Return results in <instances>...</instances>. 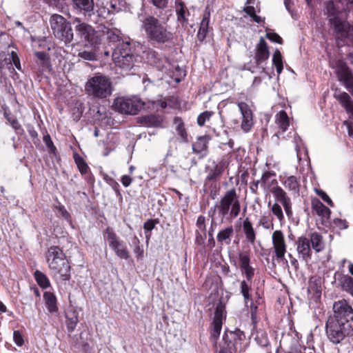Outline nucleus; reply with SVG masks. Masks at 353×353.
Wrapping results in <instances>:
<instances>
[{
	"label": "nucleus",
	"instance_id": "42",
	"mask_svg": "<svg viewBox=\"0 0 353 353\" xmlns=\"http://www.w3.org/2000/svg\"><path fill=\"white\" fill-rule=\"evenodd\" d=\"M225 318V306L223 304L219 303L217 305V306L216 307L213 321H216L217 320L219 321H221V323H223V321Z\"/></svg>",
	"mask_w": 353,
	"mask_h": 353
},
{
	"label": "nucleus",
	"instance_id": "38",
	"mask_svg": "<svg viewBox=\"0 0 353 353\" xmlns=\"http://www.w3.org/2000/svg\"><path fill=\"white\" fill-rule=\"evenodd\" d=\"M174 123L176 125V130L177 134L181 137L183 141H187L188 134L184 128L183 122L179 117H175L174 119Z\"/></svg>",
	"mask_w": 353,
	"mask_h": 353
},
{
	"label": "nucleus",
	"instance_id": "26",
	"mask_svg": "<svg viewBox=\"0 0 353 353\" xmlns=\"http://www.w3.org/2000/svg\"><path fill=\"white\" fill-rule=\"evenodd\" d=\"M275 123L283 132H285L290 125V119L284 110H281L275 116Z\"/></svg>",
	"mask_w": 353,
	"mask_h": 353
},
{
	"label": "nucleus",
	"instance_id": "36",
	"mask_svg": "<svg viewBox=\"0 0 353 353\" xmlns=\"http://www.w3.org/2000/svg\"><path fill=\"white\" fill-rule=\"evenodd\" d=\"M340 282L342 289L353 296V279L345 275L341 279Z\"/></svg>",
	"mask_w": 353,
	"mask_h": 353
},
{
	"label": "nucleus",
	"instance_id": "41",
	"mask_svg": "<svg viewBox=\"0 0 353 353\" xmlns=\"http://www.w3.org/2000/svg\"><path fill=\"white\" fill-rule=\"evenodd\" d=\"M74 159L80 172L81 174L87 173L88 170V166L84 159L77 153L74 154Z\"/></svg>",
	"mask_w": 353,
	"mask_h": 353
},
{
	"label": "nucleus",
	"instance_id": "46",
	"mask_svg": "<svg viewBox=\"0 0 353 353\" xmlns=\"http://www.w3.org/2000/svg\"><path fill=\"white\" fill-rule=\"evenodd\" d=\"M106 34L110 41L115 42L119 40L121 32L118 29H108Z\"/></svg>",
	"mask_w": 353,
	"mask_h": 353
},
{
	"label": "nucleus",
	"instance_id": "21",
	"mask_svg": "<svg viewBox=\"0 0 353 353\" xmlns=\"http://www.w3.org/2000/svg\"><path fill=\"white\" fill-rule=\"evenodd\" d=\"M74 8L84 15L90 16L94 10L93 0H72Z\"/></svg>",
	"mask_w": 353,
	"mask_h": 353
},
{
	"label": "nucleus",
	"instance_id": "52",
	"mask_svg": "<svg viewBox=\"0 0 353 353\" xmlns=\"http://www.w3.org/2000/svg\"><path fill=\"white\" fill-rule=\"evenodd\" d=\"M13 340L14 343L19 347H21L24 343L23 337L19 330L14 331Z\"/></svg>",
	"mask_w": 353,
	"mask_h": 353
},
{
	"label": "nucleus",
	"instance_id": "9",
	"mask_svg": "<svg viewBox=\"0 0 353 353\" xmlns=\"http://www.w3.org/2000/svg\"><path fill=\"white\" fill-rule=\"evenodd\" d=\"M104 237L118 257L125 260L129 259L130 254L125 244L119 239L112 229L108 228L105 231Z\"/></svg>",
	"mask_w": 353,
	"mask_h": 353
},
{
	"label": "nucleus",
	"instance_id": "8",
	"mask_svg": "<svg viewBox=\"0 0 353 353\" xmlns=\"http://www.w3.org/2000/svg\"><path fill=\"white\" fill-rule=\"evenodd\" d=\"M72 23L74 26V30L77 37H79L81 40L88 42L90 46L97 43L98 37L97 35V32L91 25L82 21L77 17L72 20Z\"/></svg>",
	"mask_w": 353,
	"mask_h": 353
},
{
	"label": "nucleus",
	"instance_id": "11",
	"mask_svg": "<svg viewBox=\"0 0 353 353\" xmlns=\"http://www.w3.org/2000/svg\"><path fill=\"white\" fill-rule=\"evenodd\" d=\"M332 67L336 70L339 80L343 82L348 91L352 92L353 90V74L347 64L342 60H337L332 63Z\"/></svg>",
	"mask_w": 353,
	"mask_h": 353
},
{
	"label": "nucleus",
	"instance_id": "25",
	"mask_svg": "<svg viewBox=\"0 0 353 353\" xmlns=\"http://www.w3.org/2000/svg\"><path fill=\"white\" fill-rule=\"evenodd\" d=\"M312 208L316 214L323 218L328 219L330 215V210L324 205L318 199L312 200Z\"/></svg>",
	"mask_w": 353,
	"mask_h": 353
},
{
	"label": "nucleus",
	"instance_id": "50",
	"mask_svg": "<svg viewBox=\"0 0 353 353\" xmlns=\"http://www.w3.org/2000/svg\"><path fill=\"white\" fill-rule=\"evenodd\" d=\"M107 10L109 14H114L119 12L121 9L116 1L114 2L111 1L110 3H107Z\"/></svg>",
	"mask_w": 353,
	"mask_h": 353
},
{
	"label": "nucleus",
	"instance_id": "63",
	"mask_svg": "<svg viewBox=\"0 0 353 353\" xmlns=\"http://www.w3.org/2000/svg\"><path fill=\"white\" fill-rule=\"evenodd\" d=\"M293 1L292 0H284V5L286 8V10L292 14V6H293Z\"/></svg>",
	"mask_w": 353,
	"mask_h": 353
},
{
	"label": "nucleus",
	"instance_id": "24",
	"mask_svg": "<svg viewBox=\"0 0 353 353\" xmlns=\"http://www.w3.org/2000/svg\"><path fill=\"white\" fill-rule=\"evenodd\" d=\"M78 57L85 61H93L97 60V50L94 45H85L84 48L78 51Z\"/></svg>",
	"mask_w": 353,
	"mask_h": 353
},
{
	"label": "nucleus",
	"instance_id": "20",
	"mask_svg": "<svg viewBox=\"0 0 353 353\" xmlns=\"http://www.w3.org/2000/svg\"><path fill=\"white\" fill-rule=\"evenodd\" d=\"M269 57V50L267 43L263 37H261L259 44L256 47L255 54V61L258 65L266 61Z\"/></svg>",
	"mask_w": 353,
	"mask_h": 353
},
{
	"label": "nucleus",
	"instance_id": "48",
	"mask_svg": "<svg viewBox=\"0 0 353 353\" xmlns=\"http://www.w3.org/2000/svg\"><path fill=\"white\" fill-rule=\"evenodd\" d=\"M79 322L78 316L73 314L71 317H67V328L69 332H72L74 330Z\"/></svg>",
	"mask_w": 353,
	"mask_h": 353
},
{
	"label": "nucleus",
	"instance_id": "58",
	"mask_svg": "<svg viewBox=\"0 0 353 353\" xmlns=\"http://www.w3.org/2000/svg\"><path fill=\"white\" fill-rule=\"evenodd\" d=\"M152 4L158 8H165L168 3V0H151Z\"/></svg>",
	"mask_w": 353,
	"mask_h": 353
},
{
	"label": "nucleus",
	"instance_id": "1",
	"mask_svg": "<svg viewBox=\"0 0 353 353\" xmlns=\"http://www.w3.org/2000/svg\"><path fill=\"white\" fill-rule=\"evenodd\" d=\"M332 311L327 320L325 332L329 340L338 344L353 335V309L345 300L341 299L334 303Z\"/></svg>",
	"mask_w": 353,
	"mask_h": 353
},
{
	"label": "nucleus",
	"instance_id": "53",
	"mask_svg": "<svg viewBox=\"0 0 353 353\" xmlns=\"http://www.w3.org/2000/svg\"><path fill=\"white\" fill-rule=\"evenodd\" d=\"M315 192L329 205H330L331 207L333 206V203H332L331 199L324 191H323L321 190H319V189H315Z\"/></svg>",
	"mask_w": 353,
	"mask_h": 353
},
{
	"label": "nucleus",
	"instance_id": "19",
	"mask_svg": "<svg viewBox=\"0 0 353 353\" xmlns=\"http://www.w3.org/2000/svg\"><path fill=\"white\" fill-rule=\"evenodd\" d=\"M145 59L150 64L155 65L159 70H163L167 63L165 58L161 57L157 52L152 50L146 52Z\"/></svg>",
	"mask_w": 353,
	"mask_h": 353
},
{
	"label": "nucleus",
	"instance_id": "15",
	"mask_svg": "<svg viewBox=\"0 0 353 353\" xmlns=\"http://www.w3.org/2000/svg\"><path fill=\"white\" fill-rule=\"evenodd\" d=\"M20 69L19 59L16 52L12 51L10 53H0V69L7 68L8 70H14L12 65Z\"/></svg>",
	"mask_w": 353,
	"mask_h": 353
},
{
	"label": "nucleus",
	"instance_id": "56",
	"mask_svg": "<svg viewBox=\"0 0 353 353\" xmlns=\"http://www.w3.org/2000/svg\"><path fill=\"white\" fill-rule=\"evenodd\" d=\"M196 226L199 230L205 233V217L203 216H199L196 221Z\"/></svg>",
	"mask_w": 353,
	"mask_h": 353
},
{
	"label": "nucleus",
	"instance_id": "39",
	"mask_svg": "<svg viewBox=\"0 0 353 353\" xmlns=\"http://www.w3.org/2000/svg\"><path fill=\"white\" fill-rule=\"evenodd\" d=\"M268 206L270 208L272 213L276 217V219L281 221L284 219L283 213L281 207L278 203L272 204L271 201H269Z\"/></svg>",
	"mask_w": 353,
	"mask_h": 353
},
{
	"label": "nucleus",
	"instance_id": "47",
	"mask_svg": "<svg viewBox=\"0 0 353 353\" xmlns=\"http://www.w3.org/2000/svg\"><path fill=\"white\" fill-rule=\"evenodd\" d=\"M222 325L223 323L221 321H219L217 320L216 321H213L211 336L214 339H216L219 336L222 328Z\"/></svg>",
	"mask_w": 353,
	"mask_h": 353
},
{
	"label": "nucleus",
	"instance_id": "7",
	"mask_svg": "<svg viewBox=\"0 0 353 353\" xmlns=\"http://www.w3.org/2000/svg\"><path fill=\"white\" fill-rule=\"evenodd\" d=\"M50 25L53 35L65 45L70 44L74 38L71 23L63 16L52 14L50 19Z\"/></svg>",
	"mask_w": 353,
	"mask_h": 353
},
{
	"label": "nucleus",
	"instance_id": "14",
	"mask_svg": "<svg viewBox=\"0 0 353 353\" xmlns=\"http://www.w3.org/2000/svg\"><path fill=\"white\" fill-rule=\"evenodd\" d=\"M272 192L276 200L283 206L287 216H291L292 215V203L286 192L279 186L274 188Z\"/></svg>",
	"mask_w": 353,
	"mask_h": 353
},
{
	"label": "nucleus",
	"instance_id": "54",
	"mask_svg": "<svg viewBox=\"0 0 353 353\" xmlns=\"http://www.w3.org/2000/svg\"><path fill=\"white\" fill-rule=\"evenodd\" d=\"M8 121L11 125V126L18 132V133H23V130L19 123V122L16 119H11L9 118Z\"/></svg>",
	"mask_w": 353,
	"mask_h": 353
},
{
	"label": "nucleus",
	"instance_id": "32",
	"mask_svg": "<svg viewBox=\"0 0 353 353\" xmlns=\"http://www.w3.org/2000/svg\"><path fill=\"white\" fill-rule=\"evenodd\" d=\"M43 299L50 312H56L58 310L57 305V298L55 295L50 292H46L43 294Z\"/></svg>",
	"mask_w": 353,
	"mask_h": 353
},
{
	"label": "nucleus",
	"instance_id": "28",
	"mask_svg": "<svg viewBox=\"0 0 353 353\" xmlns=\"http://www.w3.org/2000/svg\"><path fill=\"white\" fill-rule=\"evenodd\" d=\"M310 243L312 245V248L316 252H321L325 247V244L323 240L322 236L317 232H312L310 234Z\"/></svg>",
	"mask_w": 353,
	"mask_h": 353
},
{
	"label": "nucleus",
	"instance_id": "29",
	"mask_svg": "<svg viewBox=\"0 0 353 353\" xmlns=\"http://www.w3.org/2000/svg\"><path fill=\"white\" fill-rule=\"evenodd\" d=\"M243 229L247 241L254 245L256 240V233L251 222L248 219L243 221Z\"/></svg>",
	"mask_w": 353,
	"mask_h": 353
},
{
	"label": "nucleus",
	"instance_id": "33",
	"mask_svg": "<svg viewBox=\"0 0 353 353\" xmlns=\"http://www.w3.org/2000/svg\"><path fill=\"white\" fill-rule=\"evenodd\" d=\"M208 139L207 137H199L192 144L193 152L199 154L206 151L208 148Z\"/></svg>",
	"mask_w": 353,
	"mask_h": 353
},
{
	"label": "nucleus",
	"instance_id": "55",
	"mask_svg": "<svg viewBox=\"0 0 353 353\" xmlns=\"http://www.w3.org/2000/svg\"><path fill=\"white\" fill-rule=\"evenodd\" d=\"M266 37L273 42L278 43H282L281 37L275 32H268L266 33Z\"/></svg>",
	"mask_w": 353,
	"mask_h": 353
},
{
	"label": "nucleus",
	"instance_id": "31",
	"mask_svg": "<svg viewBox=\"0 0 353 353\" xmlns=\"http://www.w3.org/2000/svg\"><path fill=\"white\" fill-rule=\"evenodd\" d=\"M223 163H221L219 164H216L214 161H213L212 166L208 167V174L207 176V179L208 181H212L216 179L223 172Z\"/></svg>",
	"mask_w": 353,
	"mask_h": 353
},
{
	"label": "nucleus",
	"instance_id": "60",
	"mask_svg": "<svg viewBox=\"0 0 353 353\" xmlns=\"http://www.w3.org/2000/svg\"><path fill=\"white\" fill-rule=\"evenodd\" d=\"M243 11L250 17H252L255 14V9L252 6H245L243 8Z\"/></svg>",
	"mask_w": 353,
	"mask_h": 353
},
{
	"label": "nucleus",
	"instance_id": "12",
	"mask_svg": "<svg viewBox=\"0 0 353 353\" xmlns=\"http://www.w3.org/2000/svg\"><path fill=\"white\" fill-rule=\"evenodd\" d=\"M272 241L276 259H283L287 252L284 234L281 230H276L272 234Z\"/></svg>",
	"mask_w": 353,
	"mask_h": 353
},
{
	"label": "nucleus",
	"instance_id": "45",
	"mask_svg": "<svg viewBox=\"0 0 353 353\" xmlns=\"http://www.w3.org/2000/svg\"><path fill=\"white\" fill-rule=\"evenodd\" d=\"M259 345L266 347L268 345V339L265 332H258L255 338Z\"/></svg>",
	"mask_w": 353,
	"mask_h": 353
},
{
	"label": "nucleus",
	"instance_id": "30",
	"mask_svg": "<svg viewBox=\"0 0 353 353\" xmlns=\"http://www.w3.org/2000/svg\"><path fill=\"white\" fill-rule=\"evenodd\" d=\"M332 24L334 26V31L340 34L341 37H346L347 35L350 27L345 21L335 17L332 20Z\"/></svg>",
	"mask_w": 353,
	"mask_h": 353
},
{
	"label": "nucleus",
	"instance_id": "34",
	"mask_svg": "<svg viewBox=\"0 0 353 353\" xmlns=\"http://www.w3.org/2000/svg\"><path fill=\"white\" fill-rule=\"evenodd\" d=\"M294 143L295 145L297 158L299 160H301L303 157L307 156V148L305 147L301 139L299 136L294 137Z\"/></svg>",
	"mask_w": 353,
	"mask_h": 353
},
{
	"label": "nucleus",
	"instance_id": "3",
	"mask_svg": "<svg viewBox=\"0 0 353 353\" xmlns=\"http://www.w3.org/2000/svg\"><path fill=\"white\" fill-rule=\"evenodd\" d=\"M134 46L135 43L133 41H123L115 48L112 57L116 66L125 70L134 67L138 58Z\"/></svg>",
	"mask_w": 353,
	"mask_h": 353
},
{
	"label": "nucleus",
	"instance_id": "64",
	"mask_svg": "<svg viewBox=\"0 0 353 353\" xmlns=\"http://www.w3.org/2000/svg\"><path fill=\"white\" fill-rule=\"evenodd\" d=\"M344 125H345L347 126L349 136L351 137H353V127L347 121H344Z\"/></svg>",
	"mask_w": 353,
	"mask_h": 353
},
{
	"label": "nucleus",
	"instance_id": "35",
	"mask_svg": "<svg viewBox=\"0 0 353 353\" xmlns=\"http://www.w3.org/2000/svg\"><path fill=\"white\" fill-rule=\"evenodd\" d=\"M252 280H243L240 284L241 293L242 294L245 303L250 299V290H251Z\"/></svg>",
	"mask_w": 353,
	"mask_h": 353
},
{
	"label": "nucleus",
	"instance_id": "62",
	"mask_svg": "<svg viewBox=\"0 0 353 353\" xmlns=\"http://www.w3.org/2000/svg\"><path fill=\"white\" fill-rule=\"evenodd\" d=\"M132 181V178L128 175H123L121 178V183L125 187H128L131 184Z\"/></svg>",
	"mask_w": 353,
	"mask_h": 353
},
{
	"label": "nucleus",
	"instance_id": "27",
	"mask_svg": "<svg viewBox=\"0 0 353 353\" xmlns=\"http://www.w3.org/2000/svg\"><path fill=\"white\" fill-rule=\"evenodd\" d=\"M282 184L288 190L294 194L299 192V182L295 176H289L284 177L282 181Z\"/></svg>",
	"mask_w": 353,
	"mask_h": 353
},
{
	"label": "nucleus",
	"instance_id": "37",
	"mask_svg": "<svg viewBox=\"0 0 353 353\" xmlns=\"http://www.w3.org/2000/svg\"><path fill=\"white\" fill-rule=\"evenodd\" d=\"M272 63L276 68L278 74L279 75L283 70V65L282 56L279 50H276L273 54Z\"/></svg>",
	"mask_w": 353,
	"mask_h": 353
},
{
	"label": "nucleus",
	"instance_id": "4",
	"mask_svg": "<svg viewBox=\"0 0 353 353\" xmlns=\"http://www.w3.org/2000/svg\"><path fill=\"white\" fill-rule=\"evenodd\" d=\"M142 30L147 37L158 43H165L172 41V33L154 17H146L142 22Z\"/></svg>",
	"mask_w": 353,
	"mask_h": 353
},
{
	"label": "nucleus",
	"instance_id": "59",
	"mask_svg": "<svg viewBox=\"0 0 353 353\" xmlns=\"http://www.w3.org/2000/svg\"><path fill=\"white\" fill-rule=\"evenodd\" d=\"M259 223L265 229H269L270 228V225H273L272 223H271L267 217L263 216L259 221Z\"/></svg>",
	"mask_w": 353,
	"mask_h": 353
},
{
	"label": "nucleus",
	"instance_id": "5",
	"mask_svg": "<svg viewBox=\"0 0 353 353\" xmlns=\"http://www.w3.org/2000/svg\"><path fill=\"white\" fill-rule=\"evenodd\" d=\"M85 90L92 99H102L110 96L113 88L110 78L103 74H96L88 79Z\"/></svg>",
	"mask_w": 353,
	"mask_h": 353
},
{
	"label": "nucleus",
	"instance_id": "23",
	"mask_svg": "<svg viewBox=\"0 0 353 353\" xmlns=\"http://www.w3.org/2000/svg\"><path fill=\"white\" fill-rule=\"evenodd\" d=\"M234 228L232 225L221 230L216 236L218 243L221 245H230L234 235Z\"/></svg>",
	"mask_w": 353,
	"mask_h": 353
},
{
	"label": "nucleus",
	"instance_id": "49",
	"mask_svg": "<svg viewBox=\"0 0 353 353\" xmlns=\"http://www.w3.org/2000/svg\"><path fill=\"white\" fill-rule=\"evenodd\" d=\"M212 114V112L205 111L200 114L197 118V123L200 126L205 125L206 121H208Z\"/></svg>",
	"mask_w": 353,
	"mask_h": 353
},
{
	"label": "nucleus",
	"instance_id": "51",
	"mask_svg": "<svg viewBox=\"0 0 353 353\" xmlns=\"http://www.w3.org/2000/svg\"><path fill=\"white\" fill-rule=\"evenodd\" d=\"M179 8H176V14L178 17V21L182 22L185 21V6L183 3L180 2L179 3Z\"/></svg>",
	"mask_w": 353,
	"mask_h": 353
},
{
	"label": "nucleus",
	"instance_id": "22",
	"mask_svg": "<svg viewBox=\"0 0 353 353\" xmlns=\"http://www.w3.org/2000/svg\"><path fill=\"white\" fill-rule=\"evenodd\" d=\"M210 18V10L209 7H206L203 14V19L200 23V27L197 33L198 39L203 41L208 32Z\"/></svg>",
	"mask_w": 353,
	"mask_h": 353
},
{
	"label": "nucleus",
	"instance_id": "18",
	"mask_svg": "<svg viewBox=\"0 0 353 353\" xmlns=\"http://www.w3.org/2000/svg\"><path fill=\"white\" fill-rule=\"evenodd\" d=\"M334 97L350 114V118L353 119V101L350 95L345 92H336Z\"/></svg>",
	"mask_w": 353,
	"mask_h": 353
},
{
	"label": "nucleus",
	"instance_id": "57",
	"mask_svg": "<svg viewBox=\"0 0 353 353\" xmlns=\"http://www.w3.org/2000/svg\"><path fill=\"white\" fill-rule=\"evenodd\" d=\"M43 141L46 143V146L52 151L54 152L56 150V148L54 147L51 138L49 134L45 135L43 137Z\"/></svg>",
	"mask_w": 353,
	"mask_h": 353
},
{
	"label": "nucleus",
	"instance_id": "2",
	"mask_svg": "<svg viewBox=\"0 0 353 353\" xmlns=\"http://www.w3.org/2000/svg\"><path fill=\"white\" fill-rule=\"evenodd\" d=\"M46 258L48 267L54 276H59L62 281L70 279L69 263L65 259L63 251L59 247L51 246L49 248Z\"/></svg>",
	"mask_w": 353,
	"mask_h": 353
},
{
	"label": "nucleus",
	"instance_id": "6",
	"mask_svg": "<svg viewBox=\"0 0 353 353\" xmlns=\"http://www.w3.org/2000/svg\"><path fill=\"white\" fill-rule=\"evenodd\" d=\"M217 208L219 214L221 216V221L228 216L230 219L236 218L240 212L241 205L239 197L234 189L228 191L221 199L220 203L214 207Z\"/></svg>",
	"mask_w": 353,
	"mask_h": 353
},
{
	"label": "nucleus",
	"instance_id": "43",
	"mask_svg": "<svg viewBox=\"0 0 353 353\" xmlns=\"http://www.w3.org/2000/svg\"><path fill=\"white\" fill-rule=\"evenodd\" d=\"M55 212L59 216H61L65 219L69 223H71L70 214L66 210L65 207L61 204L59 203V205L55 207Z\"/></svg>",
	"mask_w": 353,
	"mask_h": 353
},
{
	"label": "nucleus",
	"instance_id": "10",
	"mask_svg": "<svg viewBox=\"0 0 353 353\" xmlns=\"http://www.w3.org/2000/svg\"><path fill=\"white\" fill-rule=\"evenodd\" d=\"M143 104L139 101L124 97L116 98L112 104L113 108L122 114H137Z\"/></svg>",
	"mask_w": 353,
	"mask_h": 353
},
{
	"label": "nucleus",
	"instance_id": "13",
	"mask_svg": "<svg viewBox=\"0 0 353 353\" xmlns=\"http://www.w3.org/2000/svg\"><path fill=\"white\" fill-rule=\"evenodd\" d=\"M238 107L242 116L241 128L245 132H248L254 125L252 112L248 105L244 102L238 103Z\"/></svg>",
	"mask_w": 353,
	"mask_h": 353
},
{
	"label": "nucleus",
	"instance_id": "17",
	"mask_svg": "<svg viewBox=\"0 0 353 353\" xmlns=\"http://www.w3.org/2000/svg\"><path fill=\"white\" fill-rule=\"evenodd\" d=\"M239 260L242 274L245 276L246 279L252 280L254 275L255 270L250 265V255L247 252H239Z\"/></svg>",
	"mask_w": 353,
	"mask_h": 353
},
{
	"label": "nucleus",
	"instance_id": "44",
	"mask_svg": "<svg viewBox=\"0 0 353 353\" xmlns=\"http://www.w3.org/2000/svg\"><path fill=\"white\" fill-rule=\"evenodd\" d=\"M139 243V239L134 236L132 241L133 251L137 255V259H141L143 256V250L140 247Z\"/></svg>",
	"mask_w": 353,
	"mask_h": 353
},
{
	"label": "nucleus",
	"instance_id": "61",
	"mask_svg": "<svg viewBox=\"0 0 353 353\" xmlns=\"http://www.w3.org/2000/svg\"><path fill=\"white\" fill-rule=\"evenodd\" d=\"M155 226V223L154 222V221L152 220H148L147 221L144 225H143V228L145 230H148V231H151L152 230L154 229Z\"/></svg>",
	"mask_w": 353,
	"mask_h": 353
},
{
	"label": "nucleus",
	"instance_id": "40",
	"mask_svg": "<svg viewBox=\"0 0 353 353\" xmlns=\"http://www.w3.org/2000/svg\"><path fill=\"white\" fill-rule=\"evenodd\" d=\"M34 277L38 285L42 288H47L50 286V281L48 277L43 272L37 270L34 272Z\"/></svg>",
	"mask_w": 353,
	"mask_h": 353
},
{
	"label": "nucleus",
	"instance_id": "16",
	"mask_svg": "<svg viewBox=\"0 0 353 353\" xmlns=\"http://www.w3.org/2000/svg\"><path fill=\"white\" fill-rule=\"evenodd\" d=\"M296 251L300 259L307 262L312 256L310 240L305 236H301L296 241Z\"/></svg>",
	"mask_w": 353,
	"mask_h": 353
}]
</instances>
